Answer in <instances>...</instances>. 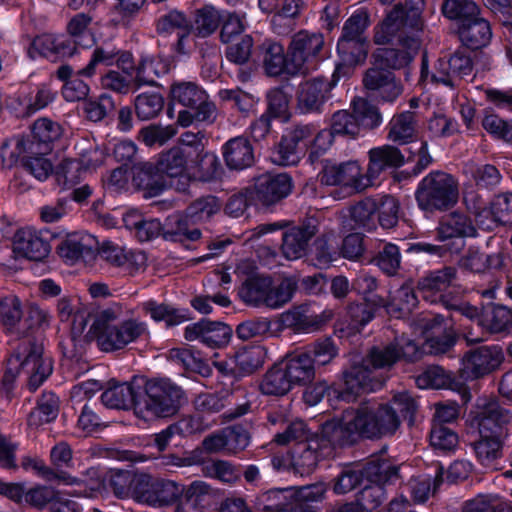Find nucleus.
<instances>
[{"label": "nucleus", "mask_w": 512, "mask_h": 512, "mask_svg": "<svg viewBox=\"0 0 512 512\" xmlns=\"http://www.w3.org/2000/svg\"><path fill=\"white\" fill-rule=\"evenodd\" d=\"M377 200L365 198L350 208V217L353 222V228L372 232L377 229L376 221Z\"/></svg>", "instance_id": "55"}, {"label": "nucleus", "mask_w": 512, "mask_h": 512, "mask_svg": "<svg viewBox=\"0 0 512 512\" xmlns=\"http://www.w3.org/2000/svg\"><path fill=\"white\" fill-rule=\"evenodd\" d=\"M313 134L318 151L324 155L336 137L355 139L359 136L360 130L353 112L338 110L332 115L329 128L319 129V126L314 124Z\"/></svg>", "instance_id": "19"}, {"label": "nucleus", "mask_w": 512, "mask_h": 512, "mask_svg": "<svg viewBox=\"0 0 512 512\" xmlns=\"http://www.w3.org/2000/svg\"><path fill=\"white\" fill-rule=\"evenodd\" d=\"M293 189V180L288 173H271L259 175L252 187L253 196L258 204L269 207L285 199Z\"/></svg>", "instance_id": "21"}, {"label": "nucleus", "mask_w": 512, "mask_h": 512, "mask_svg": "<svg viewBox=\"0 0 512 512\" xmlns=\"http://www.w3.org/2000/svg\"><path fill=\"white\" fill-rule=\"evenodd\" d=\"M192 218L189 215L175 213L167 217L163 224V237L166 240L174 242H190L192 240V231L190 226Z\"/></svg>", "instance_id": "59"}, {"label": "nucleus", "mask_w": 512, "mask_h": 512, "mask_svg": "<svg viewBox=\"0 0 512 512\" xmlns=\"http://www.w3.org/2000/svg\"><path fill=\"white\" fill-rule=\"evenodd\" d=\"M14 252L31 261H42L48 256L50 245L40 232L21 229L15 234Z\"/></svg>", "instance_id": "38"}, {"label": "nucleus", "mask_w": 512, "mask_h": 512, "mask_svg": "<svg viewBox=\"0 0 512 512\" xmlns=\"http://www.w3.org/2000/svg\"><path fill=\"white\" fill-rule=\"evenodd\" d=\"M125 226L135 231L136 237L144 242L150 241L159 235L163 236V224L158 219H144L136 212L127 213L124 218Z\"/></svg>", "instance_id": "57"}, {"label": "nucleus", "mask_w": 512, "mask_h": 512, "mask_svg": "<svg viewBox=\"0 0 512 512\" xmlns=\"http://www.w3.org/2000/svg\"><path fill=\"white\" fill-rule=\"evenodd\" d=\"M398 44L401 48L379 47L372 53L373 65L389 70L406 68L416 57L421 46L417 34L400 36Z\"/></svg>", "instance_id": "17"}, {"label": "nucleus", "mask_w": 512, "mask_h": 512, "mask_svg": "<svg viewBox=\"0 0 512 512\" xmlns=\"http://www.w3.org/2000/svg\"><path fill=\"white\" fill-rule=\"evenodd\" d=\"M417 385L421 389H449L452 391L463 390L462 398H470L471 394L463 383L456 379L452 373L439 365H432L425 369L416 379Z\"/></svg>", "instance_id": "36"}, {"label": "nucleus", "mask_w": 512, "mask_h": 512, "mask_svg": "<svg viewBox=\"0 0 512 512\" xmlns=\"http://www.w3.org/2000/svg\"><path fill=\"white\" fill-rule=\"evenodd\" d=\"M384 304L385 300L381 296H372L370 299L350 303L347 307V316L351 325L356 329L363 328L375 318Z\"/></svg>", "instance_id": "50"}, {"label": "nucleus", "mask_w": 512, "mask_h": 512, "mask_svg": "<svg viewBox=\"0 0 512 512\" xmlns=\"http://www.w3.org/2000/svg\"><path fill=\"white\" fill-rule=\"evenodd\" d=\"M147 331L146 324L135 319L125 320L119 324L105 323L101 326L97 340L105 352L120 350L136 341Z\"/></svg>", "instance_id": "18"}, {"label": "nucleus", "mask_w": 512, "mask_h": 512, "mask_svg": "<svg viewBox=\"0 0 512 512\" xmlns=\"http://www.w3.org/2000/svg\"><path fill=\"white\" fill-rule=\"evenodd\" d=\"M266 356L267 350L264 346L258 344L244 345L228 354L225 359L213 362L218 383L224 386L227 392L236 390L239 392V396L243 398L242 402L236 403L234 407L225 411L224 418L226 420H235L249 412L251 402L246 398L247 392L240 381L262 368Z\"/></svg>", "instance_id": "1"}, {"label": "nucleus", "mask_w": 512, "mask_h": 512, "mask_svg": "<svg viewBox=\"0 0 512 512\" xmlns=\"http://www.w3.org/2000/svg\"><path fill=\"white\" fill-rule=\"evenodd\" d=\"M142 308L153 320L164 321L167 327L179 325L190 319L188 309L175 308L172 305L157 303L153 300L144 302Z\"/></svg>", "instance_id": "52"}, {"label": "nucleus", "mask_w": 512, "mask_h": 512, "mask_svg": "<svg viewBox=\"0 0 512 512\" xmlns=\"http://www.w3.org/2000/svg\"><path fill=\"white\" fill-rule=\"evenodd\" d=\"M188 154L180 146H175L160 155L157 162L161 174L171 178H178L175 184L179 191H187L190 187L191 177L185 173Z\"/></svg>", "instance_id": "30"}, {"label": "nucleus", "mask_w": 512, "mask_h": 512, "mask_svg": "<svg viewBox=\"0 0 512 512\" xmlns=\"http://www.w3.org/2000/svg\"><path fill=\"white\" fill-rule=\"evenodd\" d=\"M225 10L216 8L212 4H204L194 10V36L208 37L220 27Z\"/></svg>", "instance_id": "51"}, {"label": "nucleus", "mask_w": 512, "mask_h": 512, "mask_svg": "<svg viewBox=\"0 0 512 512\" xmlns=\"http://www.w3.org/2000/svg\"><path fill=\"white\" fill-rule=\"evenodd\" d=\"M293 388L294 385L280 362L267 370L259 384L261 393L268 396H284Z\"/></svg>", "instance_id": "48"}, {"label": "nucleus", "mask_w": 512, "mask_h": 512, "mask_svg": "<svg viewBox=\"0 0 512 512\" xmlns=\"http://www.w3.org/2000/svg\"><path fill=\"white\" fill-rule=\"evenodd\" d=\"M280 363L294 387L307 385L315 378L316 367L303 349L288 354Z\"/></svg>", "instance_id": "41"}, {"label": "nucleus", "mask_w": 512, "mask_h": 512, "mask_svg": "<svg viewBox=\"0 0 512 512\" xmlns=\"http://www.w3.org/2000/svg\"><path fill=\"white\" fill-rule=\"evenodd\" d=\"M368 154L366 180L369 185H374L382 172L399 168L405 164V154L396 146L375 147Z\"/></svg>", "instance_id": "27"}, {"label": "nucleus", "mask_w": 512, "mask_h": 512, "mask_svg": "<svg viewBox=\"0 0 512 512\" xmlns=\"http://www.w3.org/2000/svg\"><path fill=\"white\" fill-rule=\"evenodd\" d=\"M33 46L36 48L42 47L41 53L44 55L52 53L60 57H71L77 53L78 48H81L70 36L58 38L51 36L38 37L33 41Z\"/></svg>", "instance_id": "61"}, {"label": "nucleus", "mask_w": 512, "mask_h": 512, "mask_svg": "<svg viewBox=\"0 0 512 512\" xmlns=\"http://www.w3.org/2000/svg\"><path fill=\"white\" fill-rule=\"evenodd\" d=\"M388 139L398 145H405L417 137L414 113L403 111L392 117L388 123Z\"/></svg>", "instance_id": "49"}, {"label": "nucleus", "mask_w": 512, "mask_h": 512, "mask_svg": "<svg viewBox=\"0 0 512 512\" xmlns=\"http://www.w3.org/2000/svg\"><path fill=\"white\" fill-rule=\"evenodd\" d=\"M363 85L382 102L387 103H394L403 92V86L396 80L394 72L379 65H373L365 72Z\"/></svg>", "instance_id": "23"}, {"label": "nucleus", "mask_w": 512, "mask_h": 512, "mask_svg": "<svg viewBox=\"0 0 512 512\" xmlns=\"http://www.w3.org/2000/svg\"><path fill=\"white\" fill-rule=\"evenodd\" d=\"M512 422V413L496 398H479L466 415L467 433L506 437Z\"/></svg>", "instance_id": "9"}, {"label": "nucleus", "mask_w": 512, "mask_h": 512, "mask_svg": "<svg viewBox=\"0 0 512 512\" xmlns=\"http://www.w3.org/2000/svg\"><path fill=\"white\" fill-rule=\"evenodd\" d=\"M460 264L462 268L470 272L484 273L492 269H499L503 260L500 254H486L478 249L470 248L460 260Z\"/></svg>", "instance_id": "58"}, {"label": "nucleus", "mask_w": 512, "mask_h": 512, "mask_svg": "<svg viewBox=\"0 0 512 512\" xmlns=\"http://www.w3.org/2000/svg\"><path fill=\"white\" fill-rule=\"evenodd\" d=\"M352 112L358 123V128L375 129L382 124L383 118L379 108L365 99L352 101Z\"/></svg>", "instance_id": "62"}, {"label": "nucleus", "mask_w": 512, "mask_h": 512, "mask_svg": "<svg viewBox=\"0 0 512 512\" xmlns=\"http://www.w3.org/2000/svg\"><path fill=\"white\" fill-rule=\"evenodd\" d=\"M424 0H405L388 11L381 22L375 25L373 41L376 45H387L405 36L404 30L420 32L423 28L422 11Z\"/></svg>", "instance_id": "7"}, {"label": "nucleus", "mask_w": 512, "mask_h": 512, "mask_svg": "<svg viewBox=\"0 0 512 512\" xmlns=\"http://www.w3.org/2000/svg\"><path fill=\"white\" fill-rule=\"evenodd\" d=\"M132 184L144 191L147 198L155 197L162 193L165 181L158 166L150 162H138L131 166Z\"/></svg>", "instance_id": "33"}, {"label": "nucleus", "mask_w": 512, "mask_h": 512, "mask_svg": "<svg viewBox=\"0 0 512 512\" xmlns=\"http://www.w3.org/2000/svg\"><path fill=\"white\" fill-rule=\"evenodd\" d=\"M395 475L385 480L387 473L380 476L379 481H366V485L356 494V501L364 512H373L381 506L386 497V484H395L400 478V467L393 463Z\"/></svg>", "instance_id": "39"}, {"label": "nucleus", "mask_w": 512, "mask_h": 512, "mask_svg": "<svg viewBox=\"0 0 512 512\" xmlns=\"http://www.w3.org/2000/svg\"><path fill=\"white\" fill-rule=\"evenodd\" d=\"M96 244L91 235L71 234L60 243L58 253L67 262L74 263L81 258L92 256Z\"/></svg>", "instance_id": "46"}, {"label": "nucleus", "mask_w": 512, "mask_h": 512, "mask_svg": "<svg viewBox=\"0 0 512 512\" xmlns=\"http://www.w3.org/2000/svg\"><path fill=\"white\" fill-rule=\"evenodd\" d=\"M472 443V449L479 464L485 468H495L503 456L506 437L477 435Z\"/></svg>", "instance_id": "44"}, {"label": "nucleus", "mask_w": 512, "mask_h": 512, "mask_svg": "<svg viewBox=\"0 0 512 512\" xmlns=\"http://www.w3.org/2000/svg\"><path fill=\"white\" fill-rule=\"evenodd\" d=\"M503 359V351L498 345L470 349L461 359L460 376L465 381L479 379L496 370Z\"/></svg>", "instance_id": "13"}, {"label": "nucleus", "mask_w": 512, "mask_h": 512, "mask_svg": "<svg viewBox=\"0 0 512 512\" xmlns=\"http://www.w3.org/2000/svg\"><path fill=\"white\" fill-rule=\"evenodd\" d=\"M272 284L271 276L258 273H250L238 290V295L243 302L253 307H262L266 291Z\"/></svg>", "instance_id": "47"}, {"label": "nucleus", "mask_w": 512, "mask_h": 512, "mask_svg": "<svg viewBox=\"0 0 512 512\" xmlns=\"http://www.w3.org/2000/svg\"><path fill=\"white\" fill-rule=\"evenodd\" d=\"M387 473L385 480L395 475L393 462L382 457L371 458L365 465L355 464L344 465L334 478L333 491L336 494H346L364 481H379L380 476Z\"/></svg>", "instance_id": "10"}, {"label": "nucleus", "mask_w": 512, "mask_h": 512, "mask_svg": "<svg viewBox=\"0 0 512 512\" xmlns=\"http://www.w3.org/2000/svg\"><path fill=\"white\" fill-rule=\"evenodd\" d=\"M319 459L320 455L315 448L308 443L300 442L292 450L290 463L295 473L304 476L315 470Z\"/></svg>", "instance_id": "60"}, {"label": "nucleus", "mask_w": 512, "mask_h": 512, "mask_svg": "<svg viewBox=\"0 0 512 512\" xmlns=\"http://www.w3.org/2000/svg\"><path fill=\"white\" fill-rule=\"evenodd\" d=\"M136 415L144 420L174 415L180 408L183 390L167 379H139Z\"/></svg>", "instance_id": "5"}, {"label": "nucleus", "mask_w": 512, "mask_h": 512, "mask_svg": "<svg viewBox=\"0 0 512 512\" xmlns=\"http://www.w3.org/2000/svg\"><path fill=\"white\" fill-rule=\"evenodd\" d=\"M53 362L50 357L44 356L41 343L26 337L21 339L7 357L0 389L8 396L15 388L17 378L26 377L29 391H36L52 374Z\"/></svg>", "instance_id": "2"}, {"label": "nucleus", "mask_w": 512, "mask_h": 512, "mask_svg": "<svg viewBox=\"0 0 512 512\" xmlns=\"http://www.w3.org/2000/svg\"><path fill=\"white\" fill-rule=\"evenodd\" d=\"M313 131V123L295 124L286 129L272 152L273 162L280 166H293L306 156L310 164L317 162L323 155L315 145Z\"/></svg>", "instance_id": "8"}, {"label": "nucleus", "mask_w": 512, "mask_h": 512, "mask_svg": "<svg viewBox=\"0 0 512 512\" xmlns=\"http://www.w3.org/2000/svg\"><path fill=\"white\" fill-rule=\"evenodd\" d=\"M319 176L323 185L350 186L356 190L363 187L361 167L357 161L350 160L338 165H326Z\"/></svg>", "instance_id": "29"}, {"label": "nucleus", "mask_w": 512, "mask_h": 512, "mask_svg": "<svg viewBox=\"0 0 512 512\" xmlns=\"http://www.w3.org/2000/svg\"><path fill=\"white\" fill-rule=\"evenodd\" d=\"M328 321L324 314H316L309 305L294 306L281 314L279 325L284 329H290L294 333H311L320 330Z\"/></svg>", "instance_id": "26"}, {"label": "nucleus", "mask_w": 512, "mask_h": 512, "mask_svg": "<svg viewBox=\"0 0 512 512\" xmlns=\"http://www.w3.org/2000/svg\"><path fill=\"white\" fill-rule=\"evenodd\" d=\"M477 234L472 218L458 211L441 220L437 229V239L447 245L450 255L460 253L465 246L464 239Z\"/></svg>", "instance_id": "15"}, {"label": "nucleus", "mask_w": 512, "mask_h": 512, "mask_svg": "<svg viewBox=\"0 0 512 512\" xmlns=\"http://www.w3.org/2000/svg\"><path fill=\"white\" fill-rule=\"evenodd\" d=\"M222 154L229 170L242 171L255 163L254 147L244 136L229 139L222 146Z\"/></svg>", "instance_id": "31"}, {"label": "nucleus", "mask_w": 512, "mask_h": 512, "mask_svg": "<svg viewBox=\"0 0 512 512\" xmlns=\"http://www.w3.org/2000/svg\"><path fill=\"white\" fill-rule=\"evenodd\" d=\"M442 15L455 22L456 30L480 14V7L472 0H444Z\"/></svg>", "instance_id": "53"}, {"label": "nucleus", "mask_w": 512, "mask_h": 512, "mask_svg": "<svg viewBox=\"0 0 512 512\" xmlns=\"http://www.w3.org/2000/svg\"><path fill=\"white\" fill-rule=\"evenodd\" d=\"M387 416L386 412H383ZM382 414L369 411L368 404H361L349 420L330 419L320 426L319 438L321 443L333 449L351 447L362 439H380L381 433L395 428V423H381Z\"/></svg>", "instance_id": "3"}, {"label": "nucleus", "mask_w": 512, "mask_h": 512, "mask_svg": "<svg viewBox=\"0 0 512 512\" xmlns=\"http://www.w3.org/2000/svg\"><path fill=\"white\" fill-rule=\"evenodd\" d=\"M326 492V484L316 482L261 491L251 502L256 512H318Z\"/></svg>", "instance_id": "4"}, {"label": "nucleus", "mask_w": 512, "mask_h": 512, "mask_svg": "<svg viewBox=\"0 0 512 512\" xmlns=\"http://www.w3.org/2000/svg\"><path fill=\"white\" fill-rule=\"evenodd\" d=\"M462 45L470 50H480L489 45L492 38L490 22L478 14L456 30Z\"/></svg>", "instance_id": "40"}, {"label": "nucleus", "mask_w": 512, "mask_h": 512, "mask_svg": "<svg viewBox=\"0 0 512 512\" xmlns=\"http://www.w3.org/2000/svg\"><path fill=\"white\" fill-rule=\"evenodd\" d=\"M210 136L204 130L194 132V182H212L217 180L222 173V166L218 156L214 152L206 151Z\"/></svg>", "instance_id": "22"}, {"label": "nucleus", "mask_w": 512, "mask_h": 512, "mask_svg": "<svg viewBox=\"0 0 512 512\" xmlns=\"http://www.w3.org/2000/svg\"><path fill=\"white\" fill-rule=\"evenodd\" d=\"M372 369L363 359L360 362L350 363L342 370V378L336 383V399L350 403L357 400L363 393L375 392L380 390L384 381L376 379Z\"/></svg>", "instance_id": "11"}, {"label": "nucleus", "mask_w": 512, "mask_h": 512, "mask_svg": "<svg viewBox=\"0 0 512 512\" xmlns=\"http://www.w3.org/2000/svg\"><path fill=\"white\" fill-rule=\"evenodd\" d=\"M368 406L370 412L382 415H384L383 412H386L387 416L381 417V423L384 425L395 423V428H389V431L381 433V437L393 435L398 430L401 420L406 421L408 426L412 427L418 410L417 401L407 391L395 394L388 403L368 404Z\"/></svg>", "instance_id": "14"}, {"label": "nucleus", "mask_w": 512, "mask_h": 512, "mask_svg": "<svg viewBox=\"0 0 512 512\" xmlns=\"http://www.w3.org/2000/svg\"><path fill=\"white\" fill-rule=\"evenodd\" d=\"M324 45L322 35L300 31L296 33L288 47L289 56L296 66L297 75L307 74L316 65L315 59Z\"/></svg>", "instance_id": "20"}, {"label": "nucleus", "mask_w": 512, "mask_h": 512, "mask_svg": "<svg viewBox=\"0 0 512 512\" xmlns=\"http://www.w3.org/2000/svg\"><path fill=\"white\" fill-rule=\"evenodd\" d=\"M414 197L425 214L446 212L458 202L459 183L448 172L432 170L418 182Z\"/></svg>", "instance_id": "6"}, {"label": "nucleus", "mask_w": 512, "mask_h": 512, "mask_svg": "<svg viewBox=\"0 0 512 512\" xmlns=\"http://www.w3.org/2000/svg\"><path fill=\"white\" fill-rule=\"evenodd\" d=\"M456 277V269L451 266H444L441 269L429 271L422 276L417 283V288L422 297L432 303L441 302L449 306L447 289Z\"/></svg>", "instance_id": "24"}, {"label": "nucleus", "mask_w": 512, "mask_h": 512, "mask_svg": "<svg viewBox=\"0 0 512 512\" xmlns=\"http://www.w3.org/2000/svg\"><path fill=\"white\" fill-rule=\"evenodd\" d=\"M232 335V327L222 321L202 318L194 323V341L211 349L225 347Z\"/></svg>", "instance_id": "28"}, {"label": "nucleus", "mask_w": 512, "mask_h": 512, "mask_svg": "<svg viewBox=\"0 0 512 512\" xmlns=\"http://www.w3.org/2000/svg\"><path fill=\"white\" fill-rule=\"evenodd\" d=\"M225 57L227 61L237 65L236 77L246 83L251 80L254 73L255 44L251 35L244 34L236 41L225 43Z\"/></svg>", "instance_id": "25"}, {"label": "nucleus", "mask_w": 512, "mask_h": 512, "mask_svg": "<svg viewBox=\"0 0 512 512\" xmlns=\"http://www.w3.org/2000/svg\"><path fill=\"white\" fill-rule=\"evenodd\" d=\"M480 327L490 334H510L512 332V309L492 301L482 302Z\"/></svg>", "instance_id": "37"}, {"label": "nucleus", "mask_w": 512, "mask_h": 512, "mask_svg": "<svg viewBox=\"0 0 512 512\" xmlns=\"http://www.w3.org/2000/svg\"><path fill=\"white\" fill-rule=\"evenodd\" d=\"M192 31L190 20L177 10L160 17L157 22V32L160 34H171L177 32L178 40L175 50L178 54H189V36Z\"/></svg>", "instance_id": "34"}, {"label": "nucleus", "mask_w": 512, "mask_h": 512, "mask_svg": "<svg viewBox=\"0 0 512 512\" xmlns=\"http://www.w3.org/2000/svg\"><path fill=\"white\" fill-rule=\"evenodd\" d=\"M481 125L494 139L502 140L512 146V120H504L492 110L485 109Z\"/></svg>", "instance_id": "63"}, {"label": "nucleus", "mask_w": 512, "mask_h": 512, "mask_svg": "<svg viewBox=\"0 0 512 512\" xmlns=\"http://www.w3.org/2000/svg\"><path fill=\"white\" fill-rule=\"evenodd\" d=\"M370 41L368 38L351 39V41L342 42L338 40L336 51L341 59V63L345 68L342 70V77L347 75L351 68L363 64L368 56Z\"/></svg>", "instance_id": "43"}, {"label": "nucleus", "mask_w": 512, "mask_h": 512, "mask_svg": "<svg viewBox=\"0 0 512 512\" xmlns=\"http://www.w3.org/2000/svg\"><path fill=\"white\" fill-rule=\"evenodd\" d=\"M194 466L200 468L203 476L229 484L236 482L241 475L240 470L227 460H202L199 449H194Z\"/></svg>", "instance_id": "42"}, {"label": "nucleus", "mask_w": 512, "mask_h": 512, "mask_svg": "<svg viewBox=\"0 0 512 512\" xmlns=\"http://www.w3.org/2000/svg\"><path fill=\"white\" fill-rule=\"evenodd\" d=\"M343 65H336L331 79L316 76L299 84L296 99L297 109L302 114L320 113L330 97L331 90L342 78Z\"/></svg>", "instance_id": "12"}, {"label": "nucleus", "mask_w": 512, "mask_h": 512, "mask_svg": "<svg viewBox=\"0 0 512 512\" xmlns=\"http://www.w3.org/2000/svg\"><path fill=\"white\" fill-rule=\"evenodd\" d=\"M487 213L497 226L512 225V192L495 195L489 203Z\"/></svg>", "instance_id": "64"}, {"label": "nucleus", "mask_w": 512, "mask_h": 512, "mask_svg": "<svg viewBox=\"0 0 512 512\" xmlns=\"http://www.w3.org/2000/svg\"><path fill=\"white\" fill-rule=\"evenodd\" d=\"M139 379L131 382L110 385L101 395L104 406L110 409L129 410L136 413V402L139 397Z\"/></svg>", "instance_id": "32"}, {"label": "nucleus", "mask_w": 512, "mask_h": 512, "mask_svg": "<svg viewBox=\"0 0 512 512\" xmlns=\"http://www.w3.org/2000/svg\"><path fill=\"white\" fill-rule=\"evenodd\" d=\"M59 413V398L53 392H44L37 401V406L28 415L30 426H40L54 421Z\"/></svg>", "instance_id": "56"}, {"label": "nucleus", "mask_w": 512, "mask_h": 512, "mask_svg": "<svg viewBox=\"0 0 512 512\" xmlns=\"http://www.w3.org/2000/svg\"><path fill=\"white\" fill-rule=\"evenodd\" d=\"M171 106L168 108V114L172 117V112L177 106L182 107L178 111L177 124L182 127H188L192 124V83L185 81L174 82L170 88Z\"/></svg>", "instance_id": "45"}, {"label": "nucleus", "mask_w": 512, "mask_h": 512, "mask_svg": "<svg viewBox=\"0 0 512 512\" xmlns=\"http://www.w3.org/2000/svg\"><path fill=\"white\" fill-rule=\"evenodd\" d=\"M254 53V67L261 62L268 76L297 75L289 50L285 53L284 46L280 42L266 38L255 46Z\"/></svg>", "instance_id": "16"}, {"label": "nucleus", "mask_w": 512, "mask_h": 512, "mask_svg": "<svg viewBox=\"0 0 512 512\" xmlns=\"http://www.w3.org/2000/svg\"><path fill=\"white\" fill-rule=\"evenodd\" d=\"M316 226L310 223L294 226L282 234L281 250L288 260H296L306 255L309 241L316 234Z\"/></svg>", "instance_id": "35"}, {"label": "nucleus", "mask_w": 512, "mask_h": 512, "mask_svg": "<svg viewBox=\"0 0 512 512\" xmlns=\"http://www.w3.org/2000/svg\"><path fill=\"white\" fill-rule=\"evenodd\" d=\"M239 396V392H227L222 386L220 393H200L194 397V425L202 419L201 414L218 413L225 407L227 397Z\"/></svg>", "instance_id": "54"}]
</instances>
